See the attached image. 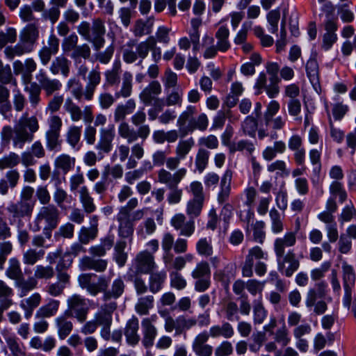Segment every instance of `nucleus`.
<instances>
[{
    "label": "nucleus",
    "mask_w": 356,
    "mask_h": 356,
    "mask_svg": "<svg viewBox=\"0 0 356 356\" xmlns=\"http://www.w3.org/2000/svg\"><path fill=\"white\" fill-rule=\"evenodd\" d=\"M39 122L35 116L29 117L23 114L14 127L7 125L2 128L1 138L3 143L8 145L10 142L16 149H22L26 143H31L34 134L39 129Z\"/></svg>",
    "instance_id": "nucleus-1"
},
{
    "label": "nucleus",
    "mask_w": 356,
    "mask_h": 356,
    "mask_svg": "<svg viewBox=\"0 0 356 356\" xmlns=\"http://www.w3.org/2000/svg\"><path fill=\"white\" fill-rule=\"evenodd\" d=\"M280 108V104L277 101L272 100L269 102L262 119L259 121L258 129L259 139L263 140L269 136V128H271L273 130H280L285 127L286 123V117L280 115L275 117L278 113Z\"/></svg>",
    "instance_id": "nucleus-2"
},
{
    "label": "nucleus",
    "mask_w": 356,
    "mask_h": 356,
    "mask_svg": "<svg viewBox=\"0 0 356 356\" xmlns=\"http://www.w3.org/2000/svg\"><path fill=\"white\" fill-rule=\"evenodd\" d=\"M60 212L54 204L42 206L40 208L35 219V231L41 229V225L44 222L43 234L45 237L50 239L51 232L56 228L59 222Z\"/></svg>",
    "instance_id": "nucleus-3"
},
{
    "label": "nucleus",
    "mask_w": 356,
    "mask_h": 356,
    "mask_svg": "<svg viewBox=\"0 0 356 356\" xmlns=\"http://www.w3.org/2000/svg\"><path fill=\"white\" fill-rule=\"evenodd\" d=\"M67 309L65 313L68 316L74 317L80 323H84L88 317L89 307L86 300L79 294H73L67 299Z\"/></svg>",
    "instance_id": "nucleus-4"
},
{
    "label": "nucleus",
    "mask_w": 356,
    "mask_h": 356,
    "mask_svg": "<svg viewBox=\"0 0 356 356\" xmlns=\"http://www.w3.org/2000/svg\"><path fill=\"white\" fill-rule=\"evenodd\" d=\"M118 132L120 138L128 143H133L139 138L143 140H146L150 134V127L148 124H141L136 131L127 122H122L118 127Z\"/></svg>",
    "instance_id": "nucleus-5"
},
{
    "label": "nucleus",
    "mask_w": 356,
    "mask_h": 356,
    "mask_svg": "<svg viewBox=\"0 0 356 356\" xmlns=\"http://www.w3.org/2000/svg\"><path fill=\"white\" fill-rule=\"evenodd\" d=\"M156 267L154 257L147 250L139 252L132 261V268L137 275L150 273Z\"/></svg>",
    "instance_id": "nucleus-6"
},
{
    "label": "nucleus",
    "mask_w": 356,
    "mask_h": 356,
    "mask_svg": "<svg viewBox=\"0 0 356 356\" xmlns=\"http://www.w3.org/2000/svg\"><path fill=\"white\" fill-rule=\"evenodd\" d=\"M161 92V83L158 81H152L139 94V99L145 106L163 103V100L158 97Z\"/></svg>",
    "instance_id": "nucleus-7"
},
{
    "label": "nucleus",
    "mask_w": 356,
    "mask_h": 356,
    "mask_svg": "<svg viewBox=\"0 0 356 356\" xmlns=\"http://www.w3.org/2000/svg\"><path fill=\"white\" fill-rule=\"evenodd\" d=\"M342 271L343 287L345 290V295L343 298V303L346 307H349L352 300V288L355 283V274L352 266L349 265L346 261L342 262Z\"/></svg>",
    "instance_id": "nucleus-8"
},
{
    "label": "nucleus",
    "mask_w": 356,
    "mask_h": 356,
    "mask_svg": "<svg viewBox=\"0 0 356 356\" xmlns=\"http://www.w3.org/2000/svg\"><path fill=\"white\" fill-rule=\"evenodd\" d=\"M186 174L187 170L184 168L177 170L174 173L161 168L158 171V181L159 183L166 185L168 188H172L177 186Z\"/></svg>",
    "instance_id": "nucleus-9"
},
{
    "label": "nucleus",
    "mask_w": 356,
    "mask_h": 356,
    "mask_svg": "<svg viewBox=\"0 0 356 356\" xmlns=\"http://www.w3.org/2000/svg\"><path fill=\"white\" fill-rule=\"evenodd\" d=\"M277 261L279 271L286 277H291L300 266L299 261L291 250L285 255L277 257Z\"/></svg>",
    "instance_id": "nucleus-10"
},
{
    "label": "nucleus",
    "mask_w": 356,
    "mask_h": 356,
    "mask_svg": "<svg viewBox=\"0 0 356 356\" xmlns=\"http://www.w3.org/2000/svg\"><path fill=\"white\" fill-rule=\"evenodd\" d=\"M115 136V127L111 124L106 128H102L99 130V139L95 148L99 154L109 153L113 148V142Z\"/></svg>",
    "instance_id": "nucleus-11"
},
{
    "label": "nucleus",
    "mask_w": 356,
    "mask_h": 356,
    "mask_svg": "<svg viewBox=\"0 0 356 356\" xmlns=\"http://www.w3.org/2000/svg\"><path fill=\"white\" fill-rule=\"evenodd\" d=\"M35 78L39 83L38 85L41 89L44 91L47 97L60 90L62 87V84L59 80L51 79L43 69H40L38 72Z\"/></svg>",
    "instance_id": "nucleus-12"
},
{
    "label": "nucleus",
    "mask_w": 356,
    "mask_h": 356,
    "mask_svg": "<svg viewBox=\"0 0 356 356\" xmlns=\"http://www.w3.org/2000/svg\"><path fill=\"white\" fill-rule=\"evenodd\" d=\"M209 339L208 332L204 330L197 334L192 343L193 352L197 356H211L213 347L207 343Z\"/></svg>",
    "instance_id": "nucleus-13"
},
{
    "label": "nucleus",
    "mask_w": 356,
    "mask_h": 356,
    "mask_svg": "<svg viewBox=\"0 0 356 356\" xmlns=\"http://www.w3.org/2000/svg\"><path fill=\"white\" fill-rule=\"evenodd\" d=\"M170 225L176 230L180 231V235L189 237L195 232L193 220L186 222V216L183 213H177L170 220Z\"/></svg>",
    "instance_id": "nucleus-14"
},
{
    "label": "nucleus",
    "mask_w": 356,
    "mask_h": 356,
    "mask_svg": "<svg viewBox=\"0 0 356 356\" xmlns=\"http://www.w3.org/2000/svg\"><path fill=\"white\" fill-rule=\"evenodd\" d=\"M117 302L111 301L101 305L99 311L95 314L94 320L99 326L104 325H111L113 317L112 314L116 310Z\"/></svg>",
    "instance_id": "nucleus-15"
},
{
    "label": "nucleus",
    "mask_w": 356,
    "mask_h": 356,
    "mask_svg": "<svg viewBox=\"0 0 356 356\" xmlns=\"http://www.w3.org/2000/svg\"><path fill=\"white\" fill-rule=\"evenodd\" d=\"M34 205L33 202L19 200L15 203L10 204L7 210L14 218L30 217L33 213Z\"/></svg>",
    "instance_id": "nucleus-16"
},
{
    "label": "nucleus",
    "mask_w": 356,
    "mask_h": 356,
    "mask_svg": "<svg viewBox=\"0 0 356 356\" xmlns=\"http://www.w3.org/2000/svg\"><path fill=\"white\" fill-rule=\"evenodd\" d=\"M20 174L17 169L8 170L5 177L0 180V195L4 196L8 193L9 188H15L19 184Z\"/></svg>",
    "instance_id": "nucleus-17"
},
{
    "label": "nucleus",
    "mask_w": 356,
    "mask_h": 356,
    "mask_svg": "<svg viewBox=\"0 0 356 356\" xmlns=\"http://www.w3.org/2000/svg\"><path fill=\"white\" fill-rule=\"evenodd\" d=\"M85 79L87 83L83 94L84 98L90 101L93 98L95 89L101 82V73L98 68L91 70Z\"/></svg>",
    "instance_id": "nucleus-18"
},
{
    "label": "nucleus",
    "mask_w": 356,
    "mask_h": 356,
    "mask_svg": "<svg viewBox=\"0 0 356 356\" xmlns=\"http://www.w3.org/2000/svg\"><path fill=\"white\" fill-rule=\"evenodd\" d=\"M108 265L106 259H95L89 256L83 257L79 261V266L81 270H94L96 272H104Z\"/></svg>",
    "instance_id": "nucleus-19"
},
{
    "label": "nucleus",
    "mask_w": 356,
    "mask_h": 356,
    "mask_svg": "<svg viewBox=\"0 0 356 356\" xmlns=\"http://www.w3.org/2000/svg\"><path fill=\"white\" fill-rule=\"evenodd\" d=\"M296 232H290L283 237L277 238L275 241L274 250L277 257L285 255V248L292 247L296 244Z\"/></svg>",
    "instance_id": "nucleus-20"
},
{
    "label": "nucleus",
    "mask_w": 356,
    "mask_h": 356,
    "mask_svg": "<svg viewBox=\"0 0 356 356\" xmlns=\"http://www.w3.org/2000/svg\"><path fill=\"white\" fill-rule=\"evenodd\" d=\"M41 302L42 296L38 292L32 293L20 301L19 306L24 310L25 318H31L34 309L40 305Z\"/></svg>",
    "instance_id": "nucleus-21"
},
{
    "label": "nucleus",
    "mask_w": 356,
    "mask_h": 356,
    "mask_svg": "<svg viewBox=\"0 0 356 356\" xmlns=\"http://www.w3.org/2000/svg\"><path fill=\"white\" fill-rule=\"evenodd\" d=\"M139 322L136 317H132L129 319L124 328V336L127 342L131 346L138 343L140 337L138 334Z\"/></svg>",
    "instance_id": "nucleus-22"
},
{
    "label": "nucleus",
    "mask_w": 356,
    "mask_h": 356,
    "mask_svg": "<svg viewBox=\"0 0 356 356\" xmlns=\"http://www.w3.org/2000/svg\"><path fill=\"white\" fill-rule=\"evenodd\" d=\"M143 339L142 343L145 348L153 346L157 335V329L149 319H143L141 322Z\"/></svg>",
    "instance_id": "nucleus-23"
},
{
    "label": "nucleus",
    "mask_w": 356,
    "mask_h": 356,
    "mask_svg": "<svg viewBox=\"0 0 356 356\" xmlns=\"http://www.w3.org/2000/svg\"><path fill=\"white\" fill-rule=\"evenodd\" d=\"M70 61L64 56L56 57L51 62L49 71L53 75L60 73L63 76L67 77L70 74Z\"/></svg>",
    "instance_id": "nucleus-24"
},
{
    "label": "nucleus",
    "mask_w": 356,
    "mask_h": 356,
    "mask_svg": "<svg viewBox=\"0 0 356 356\" xmlns=\"http://www.w3.org/2000/svg\"><path fill=\"white\" fill-rule=\"evenodd\" d=\"M70 317L64 312L63 314L55 318L57 333L60 339H65L73 330V323L68 319Z\"/></svg>",
    "instance_id": "nucleus-25"
},
{
    "label": "nucleus",
    "mask_w": 356,
    "mask_h": 356,
    "mask_svg": "<svg viewBox=\"0 0 356 356\" xmlns=\"http://www.w3.org/2000/svg\"><path fill=\"white\" fill-rule=\"evenodd\" d=\"M114 245V238L112 236H107L101 239L100 243L92 245L89 248L90 254L94 257H102L106 255Z\"/></svg>",
    "instance_id": "nucleus-26"
},
{
    "label": "nucleus",
    "mask_w": 356,
    "mask_h": 356,
    "mask_svg": "<svg viewBox=\"0 0 356 356\" xmlns=\"http://www.w3.org/2000/svg\"><path fill=\"white\" fill-rule=\"evenodd\" d=\"M57 258H59L60 259L56 266V270H66L72 264L73 259L70 256V253L66 252L64 254H62L60 250H57L54 252H51L47 256V259L51 264H53L54 260Z\"/></svg>",
    "instance_id": "nucleus-27"
},
{
    "label": "nucleus",
    "mask_w": 356,
    "mask_h": 356,
    "mask_svg": "<svg viewBox=\"0 0 356 356\" xmlns=\"http://www.w3.org/2000/svg\"><path fill=\"white\" fill-rule=\"evenodd\" d=\"M39 37L38 28L35 24H30L24 27L19 33V40L22 43L31 46L33 48V44Z\"/></svg>",
    "instance_id": "nucleus-28"
},
{
    "label": "nucleus",
    "mask_w": 356,
    "mask_h": 356,
    "mask_svg": "<svg viewBox=\"0 0 356 356\" xmlns=\"http://www.w3.org/2000/svg\"><path fill=\"white\" fill-rule=\"evenodd\" d=\"M232 176V170L230 169H227L221 179L220 191L218 196V200L220 203L225 202L229 196Z\"/></svg>",
    "instance_id": "nucleus-29"
},
{
    "label": "nucleus",
    "mask_w": 356,
    "mask_h": 356,
    "mask_svg": "<svg viewBox=\"0 0 356 356\" xmlns=\"http://www.w3.org/2000/svg\"><path fill=\"white\" fill-rule=\"evenodd\" d=\"M60 305L59 300L50 299L47 304L42 305L37 310L35 317L43 319L54 316L59 310Z\"/></svg>",
    "instance_id": "nucleus-30"
},
{
    "label": "nucleus",
    "mask_w": 356,
    "mask_h": 356,
    "mask_svg": "<svg viewBox=\"0 0 356 356\" xmlns=\"http://www.w3.org/2000/svg\"><path fill=\"white\" fill-rule=\"evenodd\" d=\"M208 334L209 337L212 338L222 337L225 339H229L234 336V330L229 323L225 322L221 325H215L211 326Z\"/></svg>",
    "instance_id": "nucleus-31"
},
{
    "label": "nucleus",
    "mask_w": 356,
    "mask_h": 356,
    "mask_svg": "<svg viewBox=\"0 0 356 356\" xmlns=\"http://www.w3.org/2000/svg\"><path fill=\"white\" fill-rule=\"evenodd\" d=\"M154 19L149 17L146 19H137L132 29L134 35L136 37H142L145 35H149L152 33L154 26Z\"/></svg>",
    "instance_id": "nucleus-32"
},
{
    "label": "nucleus",
    "mask_w": 356,
    "mask_h": 356,
    "mask_svg": "<svg viewBox=\"0 0 356 356\" xmlns=\"http://www.w3.org/2000/svg\"><path fill=\"white\" fill-rule=\"evenodd\" d=\"M196 107L192 105L188 106L186 109L181 113L177 120V125L179 129V131L182 136H185L188 134V127H186L188 121L191 122L193 115L196 113Z\"/></svg>",
    "instance_id": "nucleus-33"
},
{
    "label": "nucleus",
    "mask_w": 356,
    "mask_h": 356,
    "mask_svg": "<svg viewBox=\"0 0 356 356\" xmlns=\"http://www.w3.org/2000/svg\"><path fill=\"white\" fill-rule=\"evenodd\" d=\"M79 201L86 213H93L96 210V205L93 197L90 195L88 188L86 186L78 190Z\"/></svg>",
    "instance_id": "nucleus-34"
},
{
    "label": "nucleus",
    "mask_w": 356,
    "mask_h": 356,
    "mask_svg": "<svg viewBox=\"0 0 356 356\" xmlns=\"http://www.w3.org/2000/svg\"><path fill=\"white\" fill-rule=\"evenodd\" d=\"M117 220L119 223L118 230L119 236L124 238L131 237L134 228L130 217L118 214Z\"/></svg>",
    "instance_id": "nucleus-35"
},
{
    "label": "nucleus",
    "mask_w": 356,
    "mask_h": 356,
    "mask_svg": "<svg viewBox=\"0 0 356 356\" xmlns=\"http://www.w3.org/2000/svg\"><path fill=\"white\" fill-rule=\"evenodd\" d=\"M124 288L125 284L122 278L118 277L115 279L113 280L111 289L104 293L102 298L103 300L108 301L112 298L117 299L120 298L124 293Z\"/></svg>",
    "instance_id": "nucleus-36"
},
{
    "label": "nucleus",
    "mask_w": 356,
    "mask_h": 356,
    "mask_svg": "<svg viewBox=\"0 0 356 356\" xmlns=\"http://www.w3.org/2000/svg\"><path fill=\"white\" fill-rule=\"evenodd\" d=\"M75 161V158L62 154L56 158L54 166L56 169L61 170L63 174H67L74 168Z\"/></svg>",
    "instance_id": "nucleus-37"
},
{
    "label": "nucleus",
    "mask_w": 356,
    "mask_h": 356,
    "mask_svg": "<svg viewBox=\"0 0 356 356\" xmlns=\"http://www.w3.org/2000/svg\"><path fill=\"white\" fill-rule=\"evenodd\" d=\"M149 274V291L153 293H156L162 289L163 284L166 278V273L164 271H152Z\"/></svg>",
    "instance_id": "nucleus-38"
},
{
    "label": "nucleus",
    "mask_w": 356,
    "mask_h": 356,
    "mask_svg": "<svg viewBox=\"0 0 356 356\" xmlns=\"http://www.w3.org/2000/svg\"><path fill=\"white\" fill-rule=\"evenodd\" d=\"M6 275L8 278L15 280V282L22 279L23 273L19 261L17 258L13 257L9 259Z\"/></svg>",
    "instance_id": "nucleus-39"
},
{
    "label": "nucleus",
    "mask_w": 356,
    "mask_h": 356,
    "mask_svg": "<svg viewBox=\"0 0 356 356\" xmlns=\"http://www.w3.org/2000/svg\"><path fill=\"white\" fill-rule=\"evenodd\" d=\"M33 48L31 46L19 42L15 46H8L4 49L6 56L13 60L15 56H21L26 53H29L32 51Z\"/></svg>",
    "instance_id": "nucleus-40"
},
{
    "label": "nucleus",
    "mask_w": 356,
    "mask_h": 356,
    "mask_svg": "<svg viewBox=\"0 0 356 356\" xmlns=\"http://www.w3.org/2000/svg\"><path fill=\"white\" fill-rule=\"evenodd\" d=\"M154 298L152 296H146L138 298L135 305V311L140 316L148 315L154 307Z\"/></svg>",
    "instance_id": "nucleus-41"
},
{
    "label": "nucleus",
    "mask_w": 356,
    "mask_h": 356,
    "mask_svg": "<svg viewBox=\"0 0 356 356\" xmlns=\"http://www.w3.org/2000/svg\"><path fill=\"white\" fill-rule=\"evenodd\" d=\"M156 45V40L154 37L150 36L145 41L140 42L136 46V50L140 58V63H141L143 60L147 57L150 51V49L154 48Z\"/></svg>",
    "instance_id": "nucleus-42"
},
{
    "label": "nucleus",
    "mask_w": 356,
    "mask_h": 356,
    "mask_svg": "<svg viewBox=\"0 0 356 356\" xmlns=\"http://www.w3.org/2000/svg\"><path fill=\"white\" fill-rule=\"evenodd\" d=\"M229 35V30L225 26H220L216 33V38L218 40L216 46L219 51L225 52L230 47V44L228 40Z\"/></svg>",
    "instance_id": "nucleus-43"
},
{
    "label": "nucleus",
    "mask_w": 356,
    "mask_h": 356,
    "mask_svg": "<svg viewBox=\"0 0 356 356\" xmlns=\"http://www.w3.org/2000/svg\"><path fill=\"white\" fill-rule=\"evenodd\" d=\"M126 247L124 241H118L114 246L113 259L120 267L124 266L127 259V253L124 251Z\"/></svg>",
    "instance_id": "nucleus-44"
},
{
    "label": "nucleus",
    "mask_w": 356,
    "mask_h": 356,
    "mask_svg": "<svg viewBox=\"0 0 356 356\" xmlns=\"http://www.w3.org/2000/svg\"><path fill=\"white\" fill-rule=\"evenodd\" d=\"M195 145V141L193 138H189L186 140H179L178 144L175 147V155L179 156L182 160L186 158V156L191 152L192 148Z\"/></svg>",
    "instance_id": "nucleus-45"
},
{
    "label": "nucleus",
    "mask_w": 356,
    "mask_h": 356,
    "mask_svg": "<svg viewBox=\"0 0 356 356\" xmlns=\"http://www.w3.org/2000/svg\"><path fill=\"white\" fill-rule=\"evenodd\" d=\"M24 90L29 94V99L31 105L35 108L40 102L41 88L37 83H31L30 86H26Z\"/></svg>",
    "instance_id": "nucleus-46"
},
{
    "label": "nucleus",
    "mask_w": 356,
    "mask_h": 356,
    "mask_svg": "<svg viewBox=\"0 0 356 356\" xmlns=\"http://www.w3.org/2000/svg\"><path fill=\"white\" fill-rule=\"evenodd\" d=\"M65 111L70 113V118L73 122H78L83 118V111L81 108L77 106L71 98L65 99L64 104Z\"/></svg>",
    "instance_id": "nucleus-47"
},
{
    "label": "nucleus",
    "mask_w": 356,
    "mask_h": 356,
    "mask_svg": "<svg viewBox=\"0 0 356 356\" xmlns=\"http://www.w3.org/2000/svg\"><path fill=\"white\" fill-rule=\"evenodd\" d=\"M210 153L204 148H200L196 154L195 159V164L196 169L199 172H202L207 168Z\"/></svg>",
    "instance_id": "nucleus-48"
},
{
    "label": "nucleus",
    "mask_w": 356,
    "mask_h": 356,
    "mask_svg": "<svg viewBox=\"0 0 356 356\" xmlns=\"http://www.w3.org/2000/svg\"><path fill=\"white\" fill-rule=\"evenodd\" d=\"M66 88L69 90L73 97L80 101L82 97H84V91H83V86L76 78L72 77L70 79L66 84Z\"/></svg>",
    "instance_id": "nucleus-49"
},
{
    "label": "nucleus",
    "mask_w": 356,
    "mask_h": 356,
    "mask_svg": "<svg viewBox=\"0 0 356 356\" xmlns=\"http://www.w3.org/2000/svg\"><path fill=\"white\" fill-rule=\"evenodd\" d=\"M20 162L19 155L15 152H10L0 159V170L13 169Z\"/></svg>",
    "instance_id": "nucleus-50"
},
{
    "label": "nucleus",
    "mask_w": 356,
    "mask_h": 356,
    "mask_svg": "<svg viewBox=\"0 0 356 356\" xmlns=\"http://www.w3.org/2000/svg\"><path fill=\"white\" fill-rule=\"evenodd\" d=\"M204 200L191 199L186 205V213L191 220L200 216L202 211Z\"/></svg>",
    "instance_id": "nucleus-51"
},
{
    "label": "nucleus",
    "mask_w": 356,
    "mask_h": 356,
    "mask_svg": "<svg viewBox=\"0 0 356 356\" xmlns=\"http://www.w3.org/2000/svg\"><path fill=\"white\" fill-rule=\"evenodd\" d=\"M259 126V122H258L254 118L248 116L241 123V129L245 135L254 137L255 136L256 131H258Z\"/></svg>",
    "instance_id": "nucleus-52"
},
{
    "label": "nucleus",
    "mask_w": 356,
    "mask_h": 356,
    "mask_svg": "<svg viewBox=\"0 0 356 356\" xmlns=\"http://www.w3.org/2000/svg\"><path fill=\"white\" fill-rule=\"evenodd\" d=\"M98 233V229L95 227H82L78 234L79 241L81 244L86 245L94 240Z\"/></svg>",
    "instance_id": "nucleus-53"
},
{
    "label": "nucleus",
    "mask_w": 356,
    "mask_h": 356,
    "mask_svg": "<svg viewBox=\"0 0 356 356\" xmlns=\"http://www.w3.org/2000/svg\"><path fill=\"white\" fill-rule=\"evenodd\" d=\"M211 269L209 264L206 261L198 262L191 272V277L193 279L210 277Z\"/></svg>",
    "instance_id": "nucleus-54"
},
{
    "label": "nucleus",
    "mask_w": 356,
    "mask_h": 356,
    "mask_svg": "<svg viewBox=\"0 0 356 356\" xmlns=\"http://www.w3.org/2000/svg\"><path fill=\"white\" fill-rule=\"evenodd\" d=\"M43 255V250L37 251L35 249L30 248L23 253L22 261L26 265L33 266L42 258Z\"/></svg>",
    "instance_id": "nucleus-55"
},
{
    "label": "nucleus",
    "mask_w": 356,
    "mask_h": 356,
    "mask_svg": "<svg viewBox=\"0 0 356 356\" xmlns=\"http://www.w3.org/2000/svg\"><path fill=\"white\" fill-rule=\"evenodd\" d=\"M306 71L310 82L313 85L318 83V65L316 59L310 58L306 65Z\"/></svg>",
    "instance_id": "nucleus-56"
},
{
    "label": "nucleus",
    "mask_w": 356,
    "mask_h": 356,
    "mask_svg": "<svg viewBox=\"0 0 356 356\" xmlns=\"http://www.w3.org/2000/svg\"><path fill=\"white\" fill-rule=\"evenodd\" d=\"M55 275L54 269L51 266L38 265L34 270L35 280H50Z\"/></svg>",
    "instance_id": "nucleus-57"
},
{
    "label": "nucleus",
    "mask_w": 356,
    "mask_h": 356,
    "mask_svg": "<svg viewBox=\"0 0 356 356\" xmlns=\"http://www.w3.org/2000/svg\"><path fill=\"white\" fill-rule=\"evenodd\" d=\"M81 135V127L72 125L70 126L66 133V140L67 143L74 148L80 141Z\"/></svg>",
    "instance_id": "nucleus-58"
},
{
    "label": "nucleus",
    "mask_w": 356,
    "mask_h": 356,
    "mask_svg": "<svg viewBox=\"0 0 356 356\" xmlns=\"http://www.w3.org/2000/svg\"><path fill=\"white\" fill-rule=\"evenodd\" d=\"M132 92V75L129 72H125L123 74L122 83L121 90L118 93H116V96H122V97L127 98L131 95Z\"/></svg>",
    "instance_id": "nucleus-59"
},
{
    "label": "nucleus",
    "mask_w": 356,
    "mask_h": 356,
    "mask_svg": "<svg viewBox=\"0 0 356 356\" xmlns=\"http://www.w3.org/2000/svg\"><path fill=\"white\" fill-rule=\"evenodd\" d=\"M15 285L21 290L20 296H24L26 294L35 289L38 285V282L34 277H29L27 280H24V276L22 280L15 282Z\"/></svg>",
    "instance_id": "nucleus-60"
},
{
    "label": "nucleus",
    "mask_w": 356,
    "mask_h": 356,
    "mask_svg": "<svg viewBox=\"0 0 356 356\" xmlns=\"http://www.w3.org/2000/svg\"><path fill=\"white\" fill-rule=\"evenodd\" d=\"M180 318L178 316L174 319L171 316L166 315L165 316L164 328L167 332H172L173 330L175 332L176 335L182 334L181 325L180 323Z\"/></svg>",
    "instance_id": "nucleus-61"
},
{
    "label": "nucleus",
    "mask_w": 356,
    "mask_h": 356,
    "mask_svg": "<svg viewBox=\"0 0 356 356\" xmlns=\"http://www.w3.org/2000/svg\"><path fill=\"white\" fill-rule=\"evenodd\" d=\"M209 125V120L206 114L201 113L197 118H193L188 126V132H192L195 129L204 131Z\"/></svg>",
    "instance_id": "nucleus-62"
},
{
    "label": "nucleus",
    "mask_w": 356,
    "mask_h": 356,
    "mask_svg": "<svg viewBox=\"0 0 356 356\" xmlns=\"http://www.w3.org/2000/svg\"><path fill=\"white\" fill-rule=\"evenodd\" d=\"M196 250L202 256L209 257L213 254V247L210 238H200L196 244Z\"/></svg>",
    "instance_id": "nucleus-63"
},
{
    "label": "nucleus",
    "mask_w": 356,
    "mask_h": 356,
    "mask_svg": "<svg viewBox=\"0 0 356 356\" xmlns=\"http://www.w3.org/2000/svg\"><path fill=\"white\" fill-rule=\"evenodd\" d=\"M25 72L22 76V81L25 85H28L31 83L32 78V73L37 68V63L32 58H29L25 60L24 63Z\"/></svg>",
    "instance_id": "nucleus-64"
}]
</instances>
